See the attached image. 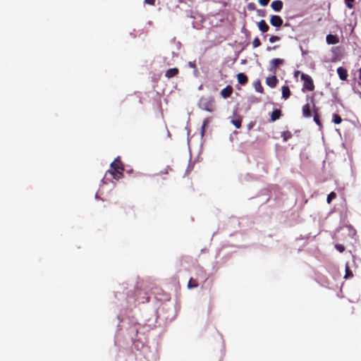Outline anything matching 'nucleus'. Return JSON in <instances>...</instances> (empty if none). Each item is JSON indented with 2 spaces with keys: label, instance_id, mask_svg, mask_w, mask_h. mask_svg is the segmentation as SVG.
<instances>
[{
  "label": "nucleus",
  "instance_id": "1",
  "mask_svg": "<svg viewBox=\"0 0 361 361\" xmlns=\"http://www.w3.org/2000/svg\"><path fill=\"white\" fill-rule=\"evenodd\" d=\"M124 166L119 157L110 164V169L106 173V177L110 175L112 179L119 180L123 178Z\"/></svg>",
  "mask_w": 361,
  "mask_h": 361
},
{
  "label": "nucleus",
  "instance_id": "2",
  "mask_svg": "<svg viewBox=\"0 0 361 361\" xmlns=\"http://www.w3.org/2000/svg\"><path fill=\"white\" fill-rule=\"evenodd\" d=\"M301 80L304 82L302 90H307L308 91H313L314 90V85L312 78L307 74L302 73Z\"/></svg>",
  "mask_w": 361,
  "mask_h": 361
},
{
  "label": "nucleus",
  "instance_id": "3",
  "mask_svg": "<svg viewBox=\"0 0 361 361\" xmlns=\"http://www.w3.org/2000/svg\"><path fill=\"white\" fill-rule=\"evenodd\" d=\"M283 19L281 16L277 15H274L270 18V23L272 26L276 27H279L283 25Z\"/></svg>",
  "mask_w": 361,
  "mask_h": 361
},
{
  "label": "nucleus",
  "instance_id": "4",
  "mask_svg": "<svg viewBox=\"0 0 361 361\" xmlns=\"http://www.w3.org/2000/svg\"><path fill=\"white\" fill-rule=\"evenodd\" d=\"M284 63V60L281 59H274L270 61L269 71L276 73V69L278 66L282 65Z\"/></svg>",
  "mask_w": 361,
  "mask_h": 361
},
{
  "label": "nucleus",
  "instance_id": "5",
  "mask_svg": "<svg viewBox=\"0 0 361 361\" xmlns=\"http://www.w3.org/2000/svg\"><path fill=\"white\" fill-rule=\"evenodd\" d=\"M233 92V87L231 85H227L226 87L221 90V95L224 98L229 97Z\"/></svg>",
  "mask_w": 361,
  "mask_h": 361
},
{
  "label": "nucleus",
  "instance_id": "6",
  "mask_svg": "<svg viewBox=\"0 0 361 361\" xmlns=\"http://www.w3.org/2000/svg\"><path fill=\"white\" fill-rule=\"evenodd\" d=\"M231 123L236 128H240L241 127L242 117L240 115L235 114L231 120Z\"/></svg>",
  "mask_w": 361,
  "mask_h": 361
},
{
  "label": "nucleus",
  "instance_id": "7",
  "mask_svg": "<svg viewBox=\"0 0 361 361\" xmlns=\"http://www.w3.org/2000/svg\"><path fill=\"white\" fill-rule=\"evenodd\" d=\"M337 73L339 76V78L341 80H347V78H348V71L345 68H343V67H338L337 68Z\"/></svg>",
  "mask_w": 361,
  "mask_h": 361
},
{
  "label": "nucleus",
  "instance_id": "8",
  "mask_svg": "<svg viewBox=\"0 0 361 361\" xmlns=\"http://www.w3.org/2000/svg\"><path fill=\"white\" fill-rule=\"evenodd\" d=\"M277 82H278V79L276 78V77L275 75L268 77L266 79V84L271 88L275 87L276 86Z\"/></svg>",
  "mask_w": 361,
  "mask_h": 361
},
{
  "label": "nucleus",
  "instance_id": "9",
  "mask_svg": "<svg viewBox=\"0 0 361 361\" xmlns=\"http://www.w3.org/2000/svg\"><path fill=\"white\" fill-rule=\"evenodd\" d=\"M326 40L329 44H336L339 42L338 37L331 34L326 35Z\"/></svg>",
  "mask_w": 361,
  "mask_h": 361
},
{
  "label": "nucleus",
  "instance_id": "10",
  "mask_svg": "<svg viewBox=\"0 0 361 361\" xmlns=\"http://www.w3.org/2000/svg\"><path fill=\"white\" fill-rule=\"evenodd\" d=\"M179 73V70L177 68H172L168 69L165 73V76L167 78H171L176 75H177Z\"/></svg>",
  "mask_w": 361,
  "mask_h": 361
},
{
  "label": "nucleus",
  "instance_id": "11",
  "mask_svg": "<svg viewBox=\"0 0 361 361\" xmlns=\"http://www.w3.org/2000/svg\"><path fill=\"white\" fill-rule=\"evenodd\" d=\"M271 7L275 11H280L283 8V2L280 0L274 1L271 4Z\"/></svg>",
  "mask_w": 361,
  "mask_h": 361
},
{
  "label": "nucleus",
  "instance_id": "12",
  "mask_svg": "<svg viewBox=\"0 0 361 361\" xmlns=\"http://www.w3.org/2000/svg\"><path fill=\"white\" fill-rule=\"evenodd\" d=\"M237 79L238 83H240L242 85H245L248 81L247 76L243 73H238L237 75Z\"/></svg>",
  "mask_w": 361,
  "mask_h": 361
},
{
  "label": "nucleus",
  "instance_id": "13",
  "mask_svg": "<svg viewBox=\"0 0 361 361\" xmlns=\"http://www.w3.org/2000/svg\"><path fill=\"white\" fill-rule=\"evenodd\" d=\"M258 27H259V30L262 32H267L269 29V25H267V23H266V21L264 20H261L259 22Z\"/></svg>",
  "mask_w": 361,
  "mask_h": 361
},
{
  "label": "nucleus",
  "instance_id": "14",
  "mask_svg": "<svg viewBox=\"0 0 361 361\" xmlns=\"http://www.w3.org/2000/svg\"><path fill=\"white\" fill-rule=\"evenodd\" d=\"M302 116L305 118L311 117L310 105L309 104H306L302 106Z\"/></svg>",
  "mask_w": 361,
  "mask_h": 361
},
{
  "label": "nucleus",
  "instance_id": "15",
  "mask_svg": "<svg viewBox=\"0 0 361 361\" xmlns=\"http://www.w3.org/2000/svg\"><path fill=\"white\" fill-rule=\"evenodd\" d=\"M281 116V111L280 109H275L271 112V121L274 122L276 121L277 119H279Z\"/></svg>",
  "mask_w": 361,
  "mask_h": 361
},
{
  "label": "nucleus",
  "instance_id": "16",
  "mask_svg": "<svg viewBox=\"0 0 361 361\" xmlns=\"http://www.w3.org/2000/svg\"><path fill=\"white\" fill-rule=\"evenodd\" d=\"M290 95V91L287 85H283L282 87V97L284 99H287Z\"/></svg>",
  "mask_w": 361,
  "mask_h": 361
},
{
  "label": "nucleus",
  "instance_id": "17",
  "mask_svg": "<svg viewBox=\"0 0 361 361\" xmlns=\"http://www.w3.org/2000/svg\"><path fill=\"white\" fill-rule=\"evenodd\" d=\"M203 109L209 112H212L214 109V105L211 102H206L203 104Z\"/></svg>",
  "mask_w": 361,
  "mask_h": 361
},
{
  "label": "nucleus",
  "instance_id": "18",
  "mask_svg": "<svg viewBox=\"0 0 361 361\" xmlns=\"http://www.w3.org/2000/svg\"><path fill=\"white\" fill-rule=\"evenodd\" d=\"M312 106H313V108H315V105L314 104V101H313V99H312ZM314 121L318 125V126H321L322 123H321V121L319 120V115L317 112V109H314Z\"/></svg>",
  "mask_w": 361,
  "mask_h": 361
},
{
  "label": "nucleus",
  "instance_id": "19",
  "mask_svg": "<svg viewBox=\"0 0 361 361\" xmlns=\"http://www.w3.org/2000/svg\"><path fill=\"white\" fill-rule=\"evenodd\" d=\"M197 286H198L197 281L196 279L190 278V279L189 280L188 283V288H197Z\"/></svg>",
  "mask_w": 361,
  "mask_h": 361
},
{
  "label": "nucleus",
  "instance_id": "20",
  "mask_svg": "<svg viewBox=\"0 0 361 361\" xmlns=\"http://www.w3.org/2000/svg\"><path fill=\"white\" fill-rule=\"evenodd\" d=\"M292 133L290 131H288V130H286V131H283L282 133H281V137H283V140L284 142H286L288 139L291 138L292 137Z\"/></svg>",
  "mask_w": 361,
  "mask_h": 361
},
{
  "label": "nucleus",
  "instance_id": "21",
  "mask_svg": "<svg viewBox=\"0 0 361 361\" xmlns=\"http://www.w3.org/2000/svg\"><path fill=\"white\" fill-rule=\"evenodd\" d=\"M333 122L335 124H340L342 122V118L339 115L334 114L333 115Z\"/></svg>",
  "mask_w": 361,
  "mask_h": 361
},
{
  "label": "nucleus",
  "instance_id": "22",
  "mask_svg": "<svg viewBox=\"0 0 361 361\" xmlns=\"http://www.w3.org/2000/svg\"><path fill=\"white\" fill-rule=\"evenodd\" d=\"M255 90L258 92L262 93L263 92V87L261 85L260 81H257L255 85Z\"/></svg>",
  "mask_w": 361,
  "mask_h": 361
},
{
  "label": "nucleus",
  "instance_id": "23",
  "mask_svg": "<svg viewBox=\"0 0 361 361\" xmlns=\"http://www.w3.org/2000/svg\"><path fill=\"white\" fill-rule=\"evenodd\" d=\"M336 197V194L334 192H330L326 198V202L328 204H330L333 199H335Z\"/></svg>",
  "mask_w": 361,
  "mask_h": 361
},
{
  "label": "nucleus",
  "instance_id": "24",
  "mask_svg": "<svg viewBox=\"0 0 361 361\" xmlns=\"http://www.w3.org/2000/svg\"><path fill=\"white\" fill-rule=\"evenodd\" d=\"M198 272V275L205 281L207 280L205 271L202 268H200Z\"/></svg>",
  "mask_w": 361,
  "mask_h": 361
},
{
  "label": "nucleus",
  "instance_id": "25",
  "mask_svg": "<svg viewBox=\"0 0 361 361\" xmlns=\"http://www.w3.org/2000/svg\"><path fill=\"white\" fill-rule=\"evenodd\" d=\"M353 276V272L350 271L349 267L347 266L345 268V274L344 278L347 279L351 278Z\"/></svg>",
  "mask_w": 361,
  "mask_h": 361
},
{
  "label": "nucleus",
  "instance_id": "26",
  "mask_svg": "<svg viewBox=\"0 0 361 361\" xmlns=\"http://www.w3.org/2000/svg\"><path fill=\"white\" fill-rule=\"evenodd\" d=\"M259 46H261V42H260L259 39L257 37L254 39V40L252 42V47L257 48V47H259Z\"/></svg>",
  "mask_w": 361,
  "mask_h": 361
},
{
  "label": "nucleus",
  "instance_id": "27",
  "mask_svg": "<svg viewBox=\"0 0 361 361\" xmlns=\"http://www.w3.org/2000/svg\"><path fill=\"white\" fill-rule=\"evenodd\" d=\"M209 118H206V119L204 120L203 123H202V130H201V132H202V135L204 133L205 127L209 124Z\"/></svg>",
  "mask_w": 361,
  "mask_h": 361
},
{
  "label": "nucleus",
  "instance_id": "28",
  "mask_svg": "<svg viewBox=\"0 0 361 361\" xmlns=\"http://www.w3.org/2000/svg\"><path fill=\"white\" fill-rule=\"evenodd\" d=\"M281 39L280 37L279 36H276V35H272L269 37V41L271 42V43H274L275 42H277V41H279Z\"/></svg>",
  "mask_w": 361,
  "mask_h": 361
},
{
  "label": "nucleus",
  "instance_id": "29",
  "mask_svg": "<svg viewBox=\"0 0 361 361\" xmlns=\"http://www.w3.org/2000/svg\"><path fill=\"white\" fill-rule=\"evenodd\" d=\"M335 247L340 252H343L345 250V247L343 245H341V244H336L335 245Z\"/></svg>",
  "mask_w": 361,
  "mask_h": 361
},
{
  "label": "nucleus",
  "instance_id": "30",
  "mask_svg": "<svg viewBox=\"0 0 361 361\" xmlns=\"http://www.w3.org/2000/svg\"><path fill=\"white\" fill-rule=\"evenodd\" d=\"M353 1H354V0H345V3L346 4V6L348 8H353Z\"/></svg>",
  "mask_w": 361,
  "mask_h": 361
},
{
  "label": "nucleus",
  "instance_id": "31",
  "mask_svg": "<svg viewBox=\"0 0 361 361\" xmlns=\"http://www.w3.org/2000/svg\"><path fill=\"white\" fill-rule=\"evenodd\" d=\"M269 1L270 0H259V3L262 6H265L269 4Z\"/></svg>",
  "mask_w": 361,
  "mask_h": 361
},
{
  "label": "nucleus",
  "instance_id": "32",
  "mask_svg": "<svg viewBox=\"0 0 361 361\" xmlns=\"http://www.w3.org/2000/svg\"><path fill=\"white\" fill-rule=\"evenodd\" d=\"M155 1L156 0H145V3L150 6H154Z\"/></svg>",
  "mask_w": 361,
  "mask_h": 361
},
{
  "label": "nucleus",
  "instance_id": "33",
  "mask_svg": "<svg viewBox=\"0 0 361 361\" xmlns=\"http://www.w3.org/2000/svg\"><path fill=\"white\" fill-rule=\"evenodd\" d=\"M278 47H279V45H275V46H274V47H267V51H271V50L276 49H277Z\"/></svg>",
  "mask_w": 361,
  "mask_h": 361
},
{
  "label": "nucleus",
  "instance_id": "34",
  "mask_svg": "<svg viewBox=\"0 0 361 361\" xmlns=\"http://www.w3.org/2000/svg\"><path fill=\"white\" fill-rule=\"evenodd\" d=\"M188 65H189V66H190V68H196V64H195V62H191V61H190V62L188 63Z\"/></svg>",
  "mask_w": 361,
  "mask_h": 361
},
{
  "label": "nucleus",
  "instance_id": "35",
  "mask_svg": "<svg viewBox=\"0 0 361 361\" xmlns=\"http://www.w3.org/2000/svg\"><path fill=\"white\" fill-rule=\"evenodd\" d=\"M264 13H265V11H262V13H261V15H262V16H264Z\"/></svg>",
  "mask_w": 361,
  "mask_h": 361
},
{
  "label": "nucleus",
  "instance_id": "36",
  "mask_svg": "<svg viewBox=\"0 0 361 361\" xmlns=\"http://www.w3.org/2000/svg\"><path fill=\"white\" fill-rule=\"evenodd\" d=\"M146 301H147V302H149V297H147V298H146Z\"/></svg>",
  "mask_w": 361,
  "mask_h": 361
},
{
  "label": "nucleus",
  "instance_id": "37",
  "mask_svg": "<svg viewBox=\"0 0 361 361\" xmlns=\"http://www.w3.org/2000/svg\"><path fill=\"white\" fill-rule=\"evenodd\" d=\"M358 94H359L360 97L361 98V92H358Z\"/></svg>",
  "mask_w": 361,
  "mask_h": 361
}]
</instances>
